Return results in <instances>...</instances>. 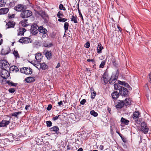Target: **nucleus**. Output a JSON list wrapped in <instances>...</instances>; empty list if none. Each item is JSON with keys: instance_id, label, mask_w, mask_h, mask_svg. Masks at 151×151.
<instances>
[{"instance_id": "1", "label": "nucleus", "mask_w": 151, "mask_h": 151, "mask_svg": "<svg viewBox=\"0 0 151 151\" xmlns=\"http://www.w3.org/2000/svg\"><path fill=\"white\" fill-rule=\"evenodd\" d=\"M119 75V71L118 70H117L115 74H113L110 78L109 79V83L113 85L115 83L117 80Z\"/></svg>"}, {"instance_id": "2", "label": "nucleus", "mask_w": 151, "mask_h": 151, "mask_svg": "<svg viewBox=\"0 0 151 151\" xmlns=\"http://www.w3.org/2000/svg\"><path fill=\"white\" fill-rule=\"evenodd\" d=\"M37 13L44 19L45 22L47 23L49 21L48 16L45 11H40L38 12Z\"/></svg>"}, {"instance_id": "3", "label": "nucleus", "mask_w": 151, "mask_h": 151, "mask_svg": "<svg viewBox=\"0 0 151 151\" xmlns=\"http://www.w3.org/2000/svg\"><path fill=\"white\" fill-rule=\"evenodd\" d=\"M38 26L36 24L33 23L31 27L30 32L32 35H35L39 32Z\"/></svg>"}, {"instance_id": "4", "label": "nucleus", "mask_w": 151, "mask_h": 151, "mask_svg": "<svg viewBox=\"0 0 151 151\" xmlns=\"http://www.w3.org/2000/svg\"><path fill=\"white\" fill-rule=\"evenodd\" d=\"M9 64L6 60H3L0 61V67L2 69H5V68L9 69Z\"/></svg>"}, {"instance_id": "5", "label": "nucleus", "mask_w": 151, "mask_h": 151, "mask_svg": "<svg viewBox=\"0 0 151 151\" xmlns=\"http://www.w3.org/2000/svg\"><path fill=\"white\" fill-rule=\"evenodd\" d=\"M32 13L29 10H24L22 11L21 14V17L23 18H25L29 17L32 15Z\"/></svg>"}, {"instance_id": "6", "label": "nucleus", "mask_w": 151, "mask_h": 151, "mask_svg": "<svg viewBox=\"0 0 151 151\" xmlns=\"http://www.w3.org/2000/svg\"><path fill=\"white\" fill-rule=\"evenodd\" d=\"M1 76L4 79L7 78L10 76L9 69H2L1 72Z\"/></svg>"}, {"instance_id": "7", "label": "nucleus", "mask_w": 151, "mask_h": 151, "mask_svg": "<svg viewBox=\"0 0 151 151\" xmlns=\"http://www.w3.org/2000/svg\"><path fill=\"white\" fill-rule=\"evenodd\" d=\"M141 131L144 132L145 134H147L149 130V128L147 126V123L145 122H142L141 124Z\"/></svg>"}, {"instance_id": "8", "label": "nucleus", "mask_w": 151, "mask_h": 151, "mask_svg": "<svg viewBox=\"0 0 151 151\" xmlns=\"http://www.w3.org/2000/svg\"><path fill=\"white\" fill-rule=\"evenodd\" d=\"M121 88L119 91L120 94L123 96H127L129 95V91L127 89L123 86L122 87H121Z\"/></svg>"}, {"instance_id": "9", "label": "nucleus", "mask_w": 151, "mask_h": 151, "mask_svg": "<svg viewBox=\"0 0 151 151\" xmlns=\"http://www.w3.org/2000/svg\"><path fill=\"white\" fill-rule=\"evenodd\" d=\"M140 115L139 111H135L134 112L132 115V118L135 120V122L139 124L140 121L138 120L139 116Z\"/></svg>"}, {"instance_id": "10", "label": "nucleus", "mask_w": 151, "mask_h": 151, "mask_svg": "<svg viewBox=\"0 0 151 151\" xmlns=\"http://www.w3.org/2000/svg\"><path fill=\"white\" fill-rule=\"evenodd\" d=\"M43 53L48 60H50L52 58V54L51 50H45Z\"/></svg>"}, {"instance_id": "11", "label": "nucleus", "mask_w": 151, "mask_h": 151, "mask_svg": "<svg viewBox=\"0 0 151 151\" xmlns=\"http://www.w3.org/2000/svg\"><path fill=\"white\" fill-rule=\"evenodd\" d=\"M31 39L30 38L28 37H22L20 39L19 42L23 43H27L31 42Z\"/></svg>"}, {"instance_id": "12", "label": "nucleus", "mask_w": 151, "mask_h": 151, "mask_svg": "<svg viewBox=\"0 0 151 151\" xmlns=\"http://www.w3.org/2000/svg\"><path fill=\"white\" fill-rule=\"evenodd\" d=\"M26 6L25 5L22 4H19L15 6L14 9L18 12H21L25 9Z\"/></svg>"}, {"instance_id": "13", "label": "nucleus", "mask_w": 151, "mask_h": 151, "mask_svg": "<svg viewBox=\"0 0 151 151\" xmlns=\"http://www.w3.org/2000/svg\"><path fill=\"white\" fill-rule=\"evenodd\" d=\"M117 104L116 105V107L117 108L121 109L124 106L125 103L123 101L119 100H118Z\"/></svg>"}, {"instance_id": "14", "label": "nucleus", "mask_w": 151, "mask_h": 151, "mask_svg": "<svg viewBox=\"0 0 151 151\" xmlns=\"http://www.w3.org/2000/svg\"><path fill=\"white\" fill-rule=\"evenodd\" d=\"M10 123V121L9 120H2L0 122V127H6V126L8 125Z\"/></svg>"}, {"instance_id": "15", "label": "nucleus", "mask_w": 151, "mask_h": 151, "mask_svg": "<svg viewBox=\"0 0 151 151\" xmlns=\"http://www.w3.org/2000/svg\"><path fill=\"white\" fill-rule=\"evenodd\" d=\"M50 129L51 132H53L57 134H60V133L59 131V129L57 126H54L50 128Z\"/></svg>"}, {"instance_id": "16", "label": "nucleus", "mask_w": 151, "mask_h": 151, "mask_svg": "<svg viewBox=\"0 0 151 151\" xmlns=\"http://www.w3.org/2000/svg\"><path fill=\"white\" fill-rule=\"evenodd\" d=\"M35 80V78L34 77H29L26 78L25 81L28 83H30L34 82Z\"/></svg>"}, {"instance_id": "17", "label": "nucleus", "mask_w": 151, "mask_h": 151, "mask_svg": "<svg viewBox=\"0 0 151 151\" xmlns=\"http://www.w3.org/2000/svg\"><path fill=\"white\" fill-rule=\"evenodd\" d=\"M111 95L113 99L116 100L119 97V94L118 92L114 91L111 93Z\"/></svg>"}, {"instance_id": "18", "label": "nucleus", "mask_w": 151, "mask_h": 151, "mask_svg": "<svg viewBox=\"0 0 151 151\" xmlns=\"http://www.w3.org/2000/svg\"><path fill=\"white\" fill-rule=\"evenodd\" d=\"M39 31L40 34H46L47 32V29L44 27L43 26H40L39 27Z\"/></svg>"}, {"instance_id": "19", "label": "nucleus", "mask_w": 151, "mask_h": 151, "mask_svg": "<svg viewBox=\"0 0 151 151\" xmlns=\"http://www.w3.org/2000/svg\"><path fill=\"white\" fill-rule=\"evenodd\" d=\"M15 25V22L12 21L9 22L6 24V25L7 26V28L8 29L11 28H14Z\"/></svg>"}, {"instance_id": "20", "label": "nucleus", "mask_w": 151, "mask_h": 151, "mask_svg": "<svg viewBox=\"0 0 151 151\" xmlns=\"http://www.w3.org/2000/svg\"><path fill=\"white\" fill-rule=\"evenodd\" d=\"M12 72H17L19 71L18 68L16 66L13 65L9 68V71Z\"/></svg>"}, {"instance_id": "21", "label": "nucleus", "mask_w": 151, "mask_h": 151, "mask_svg": "<svg viewBox=\"0 0 151 151\" xmlns=\"http://www.w3.org/2000/svg\"><path fill=\"white\" fill-rule=\"evenodd\" d=\"M9 10L8 8H3L0 9V14H5L7 13Z\"/></svg>"}, {"instance_id": "22", "label": "nucleus", "mask_w": 151, "mask_h": 151, "mask_svg": "<svg viewBox=\"0 0 151 151\" xmlns=\"http://www.w3.org/2000/svg\"><path fill=\"white\" fill-rule=\"evenodd\" d=\"M10 49L8 47L7 48L6 50L2 49L1 51V54L3 55L8 54L10 52Z\"/></svg>"}, {"instance_id": "23", "label": "nucleus", "mask_w": 151, "mask_h": 151, "mask_svg": "<svg viewBox=\"0 0 151 151\" xmlns=\"http://www.w3.org/2000/svg\"><path fill=\"white\" fill-rule=\"evenodd\" d=\"M19 32H18L17 35L18 36L23 35L24 33L26 31V29L24 28H20L19 29Z\"/></svg>"}, {"instance_id": "24", "label": "nucleus", "mask_w": 151, "mask_h": 151, "mask_svg": "<svg viewBox=\"0 0 151 151\" xmlns=\"http://www.w3.org/2000/svg\"><path fill=\"white\" fill-rule=\"evenodd\" d=\"M91 92V99H94L96 95V92L94 91V88L93 87H91L90 88Z\"/></svg>"}, {"instance_id": "25", "label": "nucleus", "mask_w": 151, "mask_h": 151, "mask_svg": "<svg viewBox=\"0 0 151 151\" xmlns=\"http://www.w3.org/2000/svg\"><path fill=\"white\" fill-rule=\"evenodd\" d=\"M25 73L26 74H31L32 72V69L30 68L24 67Z\"/></svg>"}, {"instance_id": "26", "label": "nucleus", "mask_w": 151, "mask_h": 151, "mask_svg": "<svg viewBox=\"0 0 151 151\" xmlns=\"http://www.w3.org/2000/svg\"><path fill=\"white\" fill-rule=\"evenodd\" d=\"M42 55L40 53H37L35 56V58L36 59L37 61L40 62V60L42 58Z\"/></svg>"}, {"instance_id": "27", "label": "nucleus", "mask_w": 151, "mask_h": 151, "mask_svg": "<svg viewBox=\"0 0 151 151\" xmlns=\"http://www.w3.org/2000/svg\"><path fill=\"white\" fill-rule=\"evenodd\" d=\"M121 121L122 123L125 124V125H127L129 124V121L124 118L122 117L121 119Z\"/></svg>"}, {"instance_id": "28", "label": "nucleus", "mask_w": 151, "mask_h": 151, "mask_svg": "<svg viewBox=\"0 0 151 151\" xmlns=\"http://www.w3.org/2000/svg\"><path fill=\"white\" fill-rule=\"evenodd\" d=\"M40 67L42 70H45L47 68V65L44 63H40Z\"/></svg>"}, {"instance_id": "29", "label": "nucleus", "mask_w": 151, "mask_h": 151, "mask_svg": "<svg viewBox=\"0 0 151 151\" xmlns=\"http://www.w3.org/2000/svg\"><path fill=\"white\" fill-rule=\"evenodd\" d=\"M78 17L76 15L75 16L73 15L71 18V21L73 22L74 23H77L78 22Z\"/></svg>"}, {"instance_id": "30", "label": "nucleus", "mask_w": 151, "mask_h": 151, "mask_svg": "<svg viewBox=\"0 0 151 151\" xmlns=\"http://www.w3.org/2000/svg\"><path fill=\"white\" fill-rule=\"evenodd\" d=\"M122 86H121L118 83H115L114 85V89L116 90H119L120 91V89L121 88V87H122Z\"/></svg>"}, {"instance_id": "31", "label": "nucleus", "mask_w": 151, "mask_h": 151, "mask_svg": "<svg viewBox=\"0 0 151 151\" xmlns=\"http://www.w3.org/2000/svg\"><path fill=\"white\" fill-rule=\"evenodd\" d=\"M103 48V47H102L101 43H99L97 47V53H100L101 52V50Z\"/></svg>"}, {"instance_id": "32", "label": "nucleus", "mask_w": 151, "mask_h": 151, "mask_svg": "<svg viewBox=\"0 0 151 151\" xmlns=\"http://www.w3.org/2000/svg\"><path fill=\"white\" fill-rule=\"evenodd\" d=\"M22 113V111H18L16 112H13L11 114V116H15L17 118H18V115L21 114Z\"/></svg>"}, {"instance_id": "33", "label": "nucleus", "mask_w": 151, "mask_h": 151, "mask_svg": "<svg viewBox=\"0 0 151 151\" xmlns=\"http://www.w3.org/2000/svg\"><path fill=\"white\" fill-rule=\"evenodd\" d=\"M131 99L130 98H126L125 100V103L126 105L128 106L130 105L131 103Z\"/></svg>"}, {"instance_id": "34", "label": "nucleus", "mask_w": 151, "mask_h": 151, "mask_svg": "<svg viewBox=\"0 0 151 151\" xmlns=\"http://www.w3.org/2000/svg\"><path fill=\"white\" fill-rule=\"evenodd\" d=\"M43 46L45 47H50L53 46V44L52 43H50L49 44H47L46 42H45L43 44Z\"/></svg>"}, {"instance_id": "35", "label": "nucleus", "mask_w": 151, "mask_h": 151, "mask_svg": "<svg viewBox=\"0 0 151 151\" xmlns=\"http://www.w3.org/2000/svg\"><path fill=\"white\" fill-rule=\"evenodd\" d=\"M6 83L9 85H11L12 86L16 87L17 84V83H14L10 81H7Z\"/></svg>"}, {"instance_id": "36", "label": "nucleus", "mask_w": 151, "mask_h": 151, "mask_svg": "<svg viewBox=\"0 0 151 151\" xmlns=\"http://www.w3.org/2000/svg\"><path fill=\"white\" fill-rule=\"evenodd\" d=\"M69 26V24L68 22H65L64 23V27L65 30V34L66 31L68 30V28Z\"/></svg>"}, {"instance_id": "37", "label": "nucleus", "mask_w": 151, "mask_h": 151, "mask_svg": "<svg viewBox=\"0 0 151 151\" xmlns=\"http://www.w3.org/2000/svg\"><path fill=\"white\" fill-rule=\"evenodd\" d=\"M90 114L91 115L93 116L94 117L97 116L98 115V113L93 110L91 111Z\"/></svg>"}, {"instance_id": "38", "label": "nucleus", "mask_w": 151, "mask_h": 151, "mask_svg": "<svg viewBox=\"0 0 151 151\" xmlns=\"http://www.w3.org/2000/svg\"><path fill=\"white\" fill-rule=\"evenodd\" d=\"M13 54L16 58H19V55L17 50H14L13 51Z\"/></svg>"}, {"instance_id": "39", "label": "nucleus", "mask_w": 151, "mask_h": 151, "mask_svg": "<svg viewBox=\"0 0 151 151\" xmlns=\"http://www.w3.org/2000/svg\"><path fill=\"white\" fill-rule=\"evenodd\" d=\"M64 16V15L60 11H59L57 14V17L60 18L61 17H63Z\"/></svg>"}, {"instance_id": "40", "label": "nucleus", "mask_w": 151, "mask_h": 151, "mask_svg": "<svg viewBox=\"0 0 151 151\" xmlns=\"http://www.w3.org/2000/svg\"><path fill=\"white\" fill-rule=\"evenodd\" d=\"M112 63L113 65L116 67H117L118 66V64L116 62V60L115 59H113L112 60Z\"/></svg>"}, {"instance_id": "41", "label": "nucleus", "mask_w": 151, "mask_h": 151, "mask_svg": "<svg viewBox=\"0 0 151 151\" xmlns=\"http://www.w3.org/2000/svg\"><path fill=\"white\" fill-rule=\"evenodd\" d=\"M106 63V61L105 60H103L102 61L101 64L99 65V67L101 68H103L105 65Z\"/></svg>"}, {"instance_id": "42", "label": "nucleus", "mask_w": 151, "mask_h": 151, "mask_svg": "<svg viewBox=\"0 0 151 151\" xmlns=\"http://www.w3.org/2000/svg\"><path fill=\"white\" fill-rule=\"evenodd\" d=\"M6 4V2L4 1V0L0 1V7H1L5 5Z\"/></svg>"}, {"instance_id": "43", "label": "nucleus", "mask_w": 151, "mask_h": 151, "mask_svg": "<svg viewBox=\"0 0 151 151\" xmlns=\"http://www.w3.org/2000/svg\"><path fill=\"white\" fill-rule=\"evenodd\" d=\"M47 126L48 127H50L52 125V123L51 121H48L46 122Z\"/></svg>"}, {"instance_id": "44", "label": "nucleus", "mask_w": 151, "mask_h": 151, "mask_svg": "<svg viewBox=\"0 0 151 151\" xmlns=\"http://www.w3.org/2000/svg\"><path fill=\"white\" fill-rule=\"evenodd\" d=\"M78 13H79V16H80V17L81 18L82 21H83V18L82 14L81 13V12H80V10H79V6H78L79 4H78Z\"/></svg>"}, {"instance_id": "45", "label": "nucleus", "mask_w": 151, "mask_h": 151, "mask_svg": "<svg viewBox=\"0 0 151 151\" xmlns=\"http://www.w3.org/2000/svg\"><path fill=\"white\" fill-rule=\"evenodd\" d=\"M108 74L107 73H106V72H105L103 75H102L101 79H102L103 78H108Z\"/></svg>"}, {"instance_id": "46", "label": "nucleus", "mask_w": 151, "mask_h": 151, "mask_svg": "<svg viewBox=\"0 0 151 151\" xmlns=\"http://www.w3.org/2000/svg\"><path fill=\"white\" fill-rule=\"evenodd\" d=\"M59 8L61 10H63L64 11H65L66 10L65 8L63 6L62 4H60L59 5Z\"/></svg>"}, {"instance_id": "47", "label": "nucleus", "mask_w": 151, "mask_h": 151, "mask_svg": "<svg viewBox=\"0 0 151 151\" xmlns=\"http://www.w3.org/2000/svg\"><path fill=\"white\" fill-rule=\"evenodd\" d=\"M67 20V19L66 18H59L58 19V21L60 22H65Z\"/></svg>"}, {"instance_id": "48", "label": "nucleus", "mask_w": 151, "mask_h": 151, "mask_svg": "<svg viewBox=\"0 0 151 151\" xmlns=\"http://www.w3.org/2000/svg\"><path fill=\"white\" fill-rule=\"evenodd\" d=\"M15 3V1L10 2L9 4V6L10 7H12L14 6Z\"/></svg>"}, {"instance_id": "49", "label": "nucleus", "mask_w": 151, "mask_h": 151, "mask_svg": "<svg viewBox=\"0 0 151 151\" xmlns=\"http://www.w3.org/2000/svg\"><path fill=\"white\" fill-rule=\"evenodd\" d=\"M9 91L12 93H13L15 91V90L14 88H10L9 90Z\"/></svg>"}, {"instance_id": "50", "label": "nucleus", "mask_w": 151, "mask_h": 151, "mask_svg": "<svg viewBox=\"0 0 151 151\" xmlns=\"http://www.w3.org/2000/svg\"><path fill=\"white\" fill-rule=\"evenodd\" d=\"M60 116V115H59L58 116H54L52 118V120L54 121H55L57 120L58 118L59 117V116Z\"/></svg>"}, {"instance_id": "51", "label": "nucleus", "mask_w": 151, "mask_h": 151, "mask_svg": "<svg viewBox=\"0 0 151 151\" xmlns=\"http://www.w3.org/2000/svg\"><path fill=\"white\" fill-rule=\"evenodd\" d=\"M15 15V14H13L12 15L9 14L8 17H9V18L10 19H12L13 18H14Z\"/></svg>"}, {"instance_id": "52", "label": "nucleus", "mask_w": 151, "mask_h": 151, "mask_svg": "<svg viewBox=\"0 0 151 151\" xmlns=\"http://www.w3.org/2000/svg\"><path fill=\"white\" fill-rule=\"evenodd\" d=\"M118 83L119 84V85H123V86H124L125 84V81H121L119 80H118Z\"/></svg>"}, {"instance_id": "53", "label": "nucleus", "mask_w": 151, "mask_h": 151, "mask_svg": "<svg viewBox=\"0 0 151 151\" xmlns=\"http://www.w3.org/2000/svg\"><path fill=\"white\" fill-rule=\"evenodd\" d=\"M90 46V43L89 42H87L85 44V47L86 48H88Z\"/></svg>"}, {"instance_id": "54", "label": "nucleus", "mask_w": 151, "mask_h": 151, "mask_svg": "<svg viewBox=\"0 0 151 151\" xmlns=\"http://www.w3.org/2000/svg\"><path fill=\"white\" fill-rule=\"evenodd\" d=\"M103 79L105 83V84L109 82V80L108 79V78H103Z\"/></svg>"}, {"instance_id": "55", "label": "nucleus", "mask_w": 151, "mask_h": 151, "mask_svg": "<svg viewBox=\"0 0 151 151\" xmlns=\"http://www.w3.org/2000/svg\"><path fill=\"white\" fill-rule=\"evenodd\" d=\"M20 71L21 73L25 74V71L24 67L21 68L20 69Z\"/></svg>"}, {"instance_id": "56", "label": "nucleus", "mask_w": 151, "mask_h": 151, "mask_svg": "<svg viewBox=\"0 0 151 151\" xmlns=\"http://www.w3.org/2000/svg\"><path fill=\"white\" fill-rule=\"evenodd\" d=\"M52 107V105L51 104H49L47 107V109L48 111H50L51 110Z\"/></svg>"}, {"instance_id": "57", "label": "nucleus", "mask_w": 151, "mask_h": 151, "mask_svg": "<svg viewBox=\"0 0 151 151\" xmlns=\"http://www.w3.org/2000/svg\"><path fill=\"white\" fill-rule=\"evenodd\" d=\"M86 102V99H83L81 101L80 103L82 105H83L85 104Z\"/></svg>"}, {"instance_id": "58", "label": "nucleus", "mask_w": 151, "mask_h": 151, "mask_svg": "<svg viewBox=\"0 0 151 151\" xmlns=\"http://www.w3.org/2000/svg\"><path fill=\"white\" fill-rule=\"evenodd\" d=\"M21 23L22 24V26L24 27H26L27 26H29V25L28 24H27L26 23H25L24 22L22 23V22H21Z\"/></svg>"}, {"instance_id": "59", "label": "nucleus", "mask_w": 151, "mask_h": 151, "mask_svg": "<svg viewBox=\"0 0 151 151\" xmlns=\"http://www.w3.org/2000/svg\"><path fill=\"white\" fill-rule=\"evenodd\" d=\"M43 34L42 35L41 37V38L42 39L43 38H44L45 37H46V36H48V35L47 33L46 34Z\"/></svg>"}, {"instance_id": "60", "label": "nucleus", "mask_w": 151, "mask_h": 151, "mask_svg": "<svg viewBox=\"0 0 151 151\" xmlns=\"http://www.w3.org/2000/svg\"><path fill=\"white\" fill-rule=\"evenodd\" d=\"M148 81L149 82L151 83V73L149 75V79Z\"/></svg>"}, {"instance_id": "61", "label": "nucleus", "mask_w": 151, "mask_h": 151, "mask_svg": "<svg viewBox=\"0 0 151 151\" xmlns=\"http://www.w3.org/2000/svg\"><path fill=\"white\" fill-rule=\"evenodd\" d=\"M58 104L59 106H61L63 105V101H61L60 102H58Z\"/></svg>"}, {"instance_id": "62", "label": "nucleus", "mask_w": 151, "mask_h": 151, "mask_svg": "<svg viewBox=\"0 0 151 151\" xmlns=\"http://www.w3.org/2000/svg\"><path fill=\"white\" fill-rule=\"evenodd\" d=\"M27 19H24L21 22H22V23H23V22L26 23V24H28V23L27 22Z\"/></svg>"}, {"instance_id": "63", "label": "nucleus", "mask_w": 151, "mask_h": 151, "mask_svg": "<svg viewBox=\"0 0 151 151\" xmlns=\"http://www.w3.org/2000/svg\"><path fill=\"white\" fill-rule=\"evenodd\" d=\"M122 139L123 141L124 142H127V140L126 138L123 137Z\"/></svg>"}, {"instance_id": "64", "label": "nucleus", "mask_w": 151, "mask_h": 151, "mask_svg": "<svg viewBox=\"0 0 151 151\" xmlns=\"http://www.w3.org/2000/svg\"><path fill=\"white\" fill-rule=\"evenodd\" d=\"M124 86L126 87L127 88H129L130 87V86L126 82H125V84Z\"/></svg>"}]
</instances>
